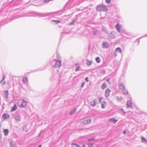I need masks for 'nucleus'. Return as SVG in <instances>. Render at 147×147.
<instances>
[{"instance_id": "nucleus-46", "label": "nucleus", "mask_w": 147, "mask_h": 147, "mask_svg": "<svg viewBox=\"0 0 147 147\" xmlns=\"http://www.w3.org/2000/svg\"><path fill=\"white\" fill-rule=\"evenodd\" d=\"M115 56H116L117 55V54H116V53H115Z\"/></svg>"}, {"instance_id": "nucleus-50", "label": "nucleus", "mask_w": 147, "mask_h": 147, "mask_svg": "<svg viewBox=\"0 0 147 147\" xmlns=\"http://www.w3.org/2000/svg\"><path fill=\"white\" fill-rule=\"evenodd\" d=\"M147 36V34L146 35V36H144V37L146 36Z\"/></svg>"}, {"instance_id": "nucleus-5", "label": "nucleus", "mask_w": 147, "mask_h": 147, "mask_svg": "<svg viewBox=\"0 0 147 147\" xmlns=\"http://www.w3.org/2000/svg\"><path fill=\"white\" fill-rule=\"evenodd\" d=\"M61 65V61H57L54 65V67H59Z\"/></svg>"}, {"instance_id": "nucleus-14", "label": "nucleus", "mask_w": 147, "mask_h": 147, "mask_svg": "<svg viewBox=\"0 0 147 147\" xmlns=\"http://www.w3.org/2000/svg\"><path fill=\"white\" fill-rule=\"evenodd\" d=\"M101 107L102 109H104L106 106V102L104 100L102 101L101 102Z\"/></svg>"}, {"instance_id": "nucleus-11", "label": "nucleus", "mask_w": 147, "mask_h": 147, "mask_svg": "<svg viewBox=\"0 0 147 147\" xmlns=\"http://www.w3.org/2000/svg\"><path fill=\"white\" fill-rule=\"evenodd\" d=\"M132 102L131 100H128L127 101V106L128 107H131L132 108Z\"/></svg>"}, {"instance_id": "nucleus-4", "label": "nucleus", "mask_w": 147, "mask_h": 147, "mask_svg": "<svg viewBox=\"0 0 147 147\" xmlns=\"http://www.w3.org/2000/svg\"><path fill=\"white\" fill-rule=\"evenodd\" d=\"M116 34L115 32L112 31L110 33L107 34V35L109 38L113 39L115 38Z\"/></svg>"}, {"instance_id": "nucleus-45", "label": "nucleus", "mask_w": 147, "mask_h": 147, "mask_svg": "<svg viewBox=\"0 0 147 147\" xmlns=\"http://www.w3.org/2000/svg\"><path fill=\"white\" fill-rule=\"evenodd\" d=\"M6 84V82H4L3 83V84Z\"/></svg>"}, {"instance_id": "nucleus-51", "label": "nucleus", "mask_w": 147, "mask_h": 147, "mask_svg": "<svg viewBox=\"0 0 147 147\" xmlns=\"http://www.w3.org/2000/svg\"><path fill=\"white\" fill-rule=\"evenodd\" d=\"M71 147H74V146H71Z\"/></svg>"}, {"instance_id": "nucleus-27", "label": "nucleus", "mask_w": 147, "mask_h": 147, "mask_svg": "<svg viewBox=\"0 0 147 147\" xmlns=\"http://www.w3.org/2000/svg\"><path fill=\"white\" fill-rule=\"evenodd\" d=\"M123 94L124 95L127 94L128 93V91L127 90H122Z\"/></svg>"}, {"instance_id": "nucleus-33", "label": "nucleus", "mask_w": 147, "mask_h": 147, "mask_svg": "<svg viewBox=\"0 0 147 147\" xmlns=\"http://www.w3.org/2000/svg\"><path fill=\"white\" fill-rule=\"evenodd\" d=\"M80 67L79 66H78L76 67L75 71H78L80 70Z\"/></svg>"}, {"instance_id": "nucleus-43", "label": "nucleus", "mask_w": 147, "mask_h": 147, "mask_svg": "<svg viewBox=\"0 0 147 147\" xmlns=\"http://www.w3.org/2000/svg\"><path fill=\"white\" fill-rule=\"evenodd\" d=\"M123 134H126V131L125 130H124L123 131Z\"/></svg>"}, {"instance_id": "nucleus-52", "label": "nucleus", "mask_w": 147, "mask_h": 147, "mask_svg": "<svg viewBox=\"0 0 147 147\" xmlns=\"http://www.w3.org/2000/svg\"><path fill=\"white\" fill-rule=\"evenodd\" d=\"M50 13L51 14V13Z\"/></svg>"}, {"instance_id": "nucleus-49", "label": "nucleus", "mask_w": 147, "mask_h": 147, "mask_svg": "<svg viewBox=\"0 0 147 147\" xmlns=\"http://www.w3.org/2000/svg\"><path fill=\"white\" fill-rule=\"evenodd\" d=\"M41 133H40L39 134V136H40V135H41Z\"/></svg>"}, {"instance_id": "nucleus-2", "label": "nucleus", "mask_w": 147, "mask_h": 147, "mask_svg": "<svg viewBox=\"0 0 147 147\" xmlns=\"http://www.w3.org/2000/svg\"><path fill=\"white\" fill-rule=\"evenodd\" d=\"M27 102L23 99L20 100L18 102V105L20 107H25L27 105Z\"/></svg>"}, {"instance_id": "nucleus-48", "label": "nucleus", "mask_w": 147, "mask_h": 147, "mask_svg": "<svg viewBox=\"0 0 147 147\" xmlns=\"http://www.w3.org/2000/svg\"><path fill=\"white\" fill-rule=\"evenodd\" d=\"M82 147H85V146L84 145H83L82 146Z\"/></svg>"}, {"instance_id": "nucleus-9", "label": "nucleus", "mask_w": 147, "mask_h": 147, "mask_svg": "<svg viewBox=\"0 0 147 147\" xmlns=\"http://www.w3.org/2000/svg\"><path fill=\"white\" fill-rule=\"evenodd\" d=\"M111 91V90L108 88H107L105 92V94L106 97H108L110 94V93Z\"/></svg>"}, {"instance_id": "nucleus-17", "label": "nucleus", "mask_w": 147, "mask_h": 147, "mask_svg": "<svg viewBox=\"0 0 147 147\" xmlns=\"http://www.w3.org/2000/svg\"><path fill=\"white\" fill-rule=\"evenodd\" d=\"M115 52H118L121 53H122V50L120 47H118L116 49Z\"/></svg>"}, {"instance_id": "nucleus-12", "label": "nucleus", "mask_w": 147, "mask_h": 147, "mask_svg": "<svg viewBox=\"0 0 147 147\" xmlns=\"http://www.w3.org/2000/svg\"><path fill=\"white\" fill-rule=\"evenodd\" d=\"M109 121L113 122L115 124L118 121V120L115 119V118H110L109 119Z\"/></svg>"}, {"instance_id": "nucleus-10", "label": "nucleus", "mask_w": 147, "mask_h": 147, "mask_svg": "<svg viewBox=\"0 0 147 147\" xmlns=\"http://www.w3.org/2000/svg\"><path fill=\"white\" fill-rule=\"evenodd\" d=\"M15 120L17 121H19L21 119V117L19 115H17L14 117Z\"/></svg>"}, {"instance_id": "nucleus-32", "label": "nucleus", "mask_w": 147, "mask_h": 147, "mask_svg": "<svg viewBox=\"0 0 147 147\" xmlns=\"http://www.w3.org/2000/svg\"><path fill=\"white\" fill-rule=\"evenodd\" d=\"M88 147H93V144L91 143H88Z\"/></svg>"}, {"instance_id": "nucleus-18", "label": "nucleus", "mask_w": 147, "mask_h": 147, "mask_svg": "<svg viewBox=\"0 0 147 147\" xmlns=\"http://www.w3.org/2000/svg\"><path fill=\"white\" fill-rule=\"evenodd\" d=\"M91 121V119H87L85 120L84 122L85 124L90 123Z\"/></svg>"}, {"instance_id": "nucleus-29", "label": "nucleus", "mask_w": 147, "mask_h": 147, "mask_svg": "<svg viewBox=\"0 0 147 147\" xmlns=\"http://www.w3.org/2000/svg\"><path fill=\"white\" fill-rule=\"evenodd\" d=\"M56 60L55 59L53 60L51 62V64L54 66V65L56 63Z\"/></svg>"}, {"instance_id": "nucleus-39", "label": "nucleus", "mask_w": 147, "mask_h": 147, "mask_svg": "<svg viewBox=\"0 0 147 147\" xmlns=\"http://www.w3.org/2000/svg\"><path fill=\"white\" fill-rule=\"evenodd\" d=\"M119 110L120 111L123 112L124 114H125V112L124 111V110L123 109H120Z\"/></svg>"}, {"instance_id": "nucleus-16", "label": "nucleus", "mask_w": 147, "mask_h": 147, "mask_svg": "<svg viewBox=\"0 0 147 147\" xmlns=\"http://www.w3.org/2000/svg\"><path fill=\"white\" fill-rule=\"evenodd\" d=\"M2 117L3 119H5L8 118H9V116L8 114H4Z\"/></svg>"}, {"instance_id": "nucleus-26", "label": "nucleus", "mask_w": 147, "mask_h": 147, "mask_svg": "<svg viewBox=\"0 0 147 147\" xmlns=\"http://www.w3.org/2000/svg\"><path fill=\"white\" fill-rule=\"evenodd\" d=\"M96 61L98 63H99L100 62V60L99 57H97L96 58Z\"/></svg>"}, {"instance_id": "nucleus-34", "label": "nucleus", "mask_w": 147, "mask_h": 147, "mask_svg": "<svg viewBox=\"0 0 147 147\" xmlns=\"http://www.w3.org/2000/svg\"><path fill=\"white\" fill-rule=\"evenodd\" d=\"M72 145H75L76 147H81L80 146V145L77 144H76L75 143H72Z\"/></svg>"}, {"instance_id": "nucleus-22", "label": "nucleus", "mask_w": 147, "mask_h": 147, "mask_svg": "<svg viewBox=\"0 0 147 147\" xmlns=\"http://www.w3.org/2000/svg\"><path fill=\"white\" fill-rule=\"evenodd\" d=\"M17 109V106L15 104H14V107L11 109V111H16Z\"/></svg>"}, {"instance_id": "nucleus-15", "label": "nucleus", "mask_w": 147, "mask_h": 147, "mask_svg": "<svg viewBox=\"0 0 147 147\" xmlns=\"http://www.w3.org/2000/svg\"><path fill=\"white\" fill-rule=\"evenodd\" d=\"M51 22L53 24H57L60 22V21L58 20H52L51 21Z\"/></svg>"}, {"instance_id": "nucleus-24", "label": "nucleus", "mask_w": 147, "mask_h": 147, "mask_svg": "<svg viewBox=\"0 0 147 147\" xmlns=\"http://www.w3.org/2000/svg\"><path fill=\"white\" fill-rule=\"evenodd\" d=\"M86 60H87V63H86L87 65L88 66L90 65L92 63V62L91 61L89 60L88 59H87Z\"/></svg>"}, {"instance_id": "nucleus-41", "label": "nucleus", "mask_w": 147, "mask_h": 147, "mask_svg": "<svg viewBox=\"0 0 147 147\" xmlns=\"http://www.w3.org/2000/svg\"><path fill=\"white\" fill-rule=\"evenodd\" d=\"M85 80H86V81L87 82H88V77H86V78H85Z\"/></svg>"}, {"instance_id": "nucleus-3", "label": "nucleus", "mask_w": 147, "mask_h": 147, "mask_svg": "<svg viewBox=\"0 0 147 147\" xmlns=\"http://www.w3.org/2000/svg\"><path fill=\"white\" fill-rule=\"evenodd\" d=\"M121 25L119 23H117L116 25L115 28L117 29V31L119 32H121V30L122 32H123L125 34H127V32L123 28L121 27Z\"/></svg>"}, {"instance_id": "nucleus-1", "label": "nucleus", "mask_w": 147, "mask_h": 147, "mask_svg": "<svg viewBox=\"0 0 147 147\" xmlns=\"http://www.w3.org/2000/svg\"><path fill=\"white\" fill-rule=\"evenodd\" d=\"M96 9L98 11H107V9L106 6L101 5H98L97 6Z\"/></svg>"}, {"instance_id": "nucleus-31", "label": "nucleus", "mask_w": 147, "mask_h": 147, "mask_svg": "<svg viewBox=\"0 0 147 147\" xmlns=\"http://www.w3.org/2000/svg\"><path fill=\"white\" fill-rule=\"evenodd\" d=\"M5 76L4 75L2 79L0 81V83H2L3 82V81L5 80Z\"/></svg>"}, {"instance_id": "nucleus-44", "label": "nucleus", "mask_w": 147, "mask_h": 147, "mask_svg": "<svg viewBox=\"0 0 147 147\" xmlns=\"http://www.w3.org/2000/svg\"><path fill=\"white\" fill-rule=\"evenodd\" d=\"M38 147H42V146L41 145H40Z\"/></svg>"}, {"instance_id": "nucleus-23", "label": "nucleus", "mask_w": 147, "mask_h": 147, "mask_svg": "<svg viewBox=\"0 0 147 147\" xmlns=\"http://www.w3.org/2000/svg\"><path fill=\"white\" fill-rule=\"evenodd\" d=\"M10 147H16V144H15L12 142H10Z\"/></svg>"}, {"instance_id": "nucleus-42", "label": "nucleus", "mask_w": 147, "mask_h": 147, "mask_svg": "<svg viewBox=\"0 0 147 147\" xmlns=\"http://www.w3.org/2000/svg\"><path fill=\"white\" fill-rule=\"evenodd\" d=\"M122 98L121 97H119V98H118L117 99V100H121L122 99Z\"/></svg>"}, {"instance_id": "nucleus-7", "label": "nucleus", "mask_w": 147, "mask_h": 147, "mask_svg": "<svg viewBox=\"0 0 147 147\" xmlns=\"http://www.w3.org/2000/svg\"><path fill=\"white\" fill-rule=\"evenodd\" d=\"M97 103L98 101L96 99H94L91 102V105L92 107H94Z\"/></svg>"}, {"instance_id": "nucleus-40", "label": "nucleus", "mask_w": 147, "mask_h": 147, "mask_svg": "<svg viewBox=\"0 0 147 147\" xmlns=\"http://www.w3.org/2000/svg\"><path fill=\"white\" fill-rule=\"evenodd\" d=\"M106 2L107 3H109L111 2V0H106Z\"/></svg>"}, {"instance_id": "nucleus-13", "label": "nucleus", "mask_w": 147, "mask_h": 147, "mask_svg": "<svg viewBox=\"0 0 147 147\" xmlns=\"http://www.w3.org/2000/svg\"><path fill=\"white\" fill-rule=\"evenodd\" d=\"M9 92L7 90H5L4 92V96L7 99L8 98Z\"/></svg>"}, {"instance_id": "nucleus-8", "label": "nucleus", "mask_w": 147, "mask_h": 147, "mask_svg": "<svg viewBox=\"0 0 147 147\" xmlns=\"http://www.w3.org/2000/svg\"><path fill=\"white\" fill-rule=\"evenodd\" d=\"M119 88L120 90H123L125 89V87L124 84L121 83L119 85Z\"/></svg>"}, {"instance_id": "nucleus-47", "label": "nucleus", "mask_w": 147, "mask_h": 147, "mask_svg": "<svg viewBox=\"0 0 147 147\" xmlns=\"http://www.w3.org/2000/svg\"><path fill=\"white\" fill-rule=\"evenodd\" d=\"M94 35H96V32H94Z\"/></svg>"}, {"instance_id": "nucleus-30", "label": "nucleus", "mask_w": 147, "mask_h": 147, "mask_svg": "<svg viewBox=\"0 0 147 147\" xmlns=\"http://www.w3.org/2000/svg\"><path fill=\"white\" fill-rule=\"evenodd\" d=\"M38 16L40 17H44L46 16V15L44 13H40L38 14Z\"/></svg>"}, {"instance_id": "nucleus-6", "label": "nucleus", "mask_w": 147, "mask_h": 147, "mask_svg": "<svg viewBox=\"0 0 147 147\" xmlns=\"http://www.w3.org/2000/svg\"><path fill=\"white\" fill-rule=\"evenodd\" d=\"M102 47L103 48H108L109 47V43L106 42H103L102 44Z\"/></svg>"}, {"instance_id": "nucleus-38", "label": "nucleus", "mask_w": 147, "mask_h": 147, "mask_svg": "<svg viewBox=\"0 0 147 147\" xmlns=\"http://www.w3.org/2000/svg\"><path fill=\"white\" fill-rule=\"evenodd\" d=\"M85 84V82H84L83 83H82V84L81 86V88L83 87V86H84V85Z\"/></svg>"}, {"instance_id": "nucleus-53", "label": "nucleus", "mask_w": 147, "mask_h": 147, "mask_svg": "<svg viewBox=\"0 0 147 147\" xmlns=\"http://www.w3.org/2000/svg\"><path fill=\"white\" fill-rule=\"evenodd\" d=\"M117 98H118V97H117Z\"/></svg>"}, {"instance_id": "nucleus-21", "label": "nucleus", "mask_w": 147, "mask_h": 147, "mask_svg": "<svg viewBox=\"0 0 147 147\" xmlns=\"http://www.w3.org/2000/svg\"><path fill=\"white\" fill-rule=\"evenodd\" d=\"M101 88L103 90L105 89L107 87V84L106 83H103L101 86Z\"/></svg>"}, {"instance_id": "nucleus-20", "label": "nucleus", "mask_w": 147, "mask_h": 147, "mask_svg": "<svg viewBox=\"0 0 147 147\" xmlns=\"http://www.w3.org/2000/svg\"><path fill=\"white\" fill-rule=\"evenodd\" d=\"M22 81L24 84H26L28 82L27 79L26 78H23L22 79Z\"/></svg>"}, {"instance_id": "nucleus-19", "label": "nucleus", "mask_w": 147, "mask_h": 147, "mask_svg": "<svg viewBox=\"0 0 147 147\" xmlns=\"http://www.w3.org/2000/svg\"><path fill=\"white\" fill-rule=\"evenodd\" d=\"M3 132L5 136L8 135L9 133V130L7 129H5L3 130Z\"/></svg>"}, {"instance_id": "nucleus-37", "label": "nucleus", "mask_w": 147, "mask_h": 147, "mask_svg": "<svg viewBox=\"0 0 147 147\" xmlns=\"http://www.w3.org/2000/svg\"><path fill=\"white\" fill-rule=\"evenodd\" d=\"M103 99V98L102 97H100L99 98V100L100 102L101 100Z\"/></svg>"}, {"instance_id": "nucleus-35", "label": "nucleus", "mask_w": 147, "mask_h": 147, "mask_svg": "<svg viewBox=\"0 0 147 147\" xmlns=\"http://www.w3.org/2000/svg\"><path fill=\"white\" fill-rule=\"evenodd\" d=\"M30 14H29V13H26V14H25L24 15V16H32V15H30Z\"/></svg>"}, {"instance_id": "nucleus-36", "label": "nucleus", "mask_w": 147, "mask_h": 147, "mask_svg": "<svg viewBox=\"0 0 147 147\" xmlns=\"http://www.w3.org/2000/svg\"><path fill=\"white\" fill-rule=\"evenodd\" d=\"M75 21V20H73L72 22L69 23V24L70 25H73Z\"/></svg>"}, {"instance_id": "nucleus-25", "label": "nucleus", "mask_w": 147, "mask_h": 147, "mask_svg": "<svg viewBox=\"0 0 147 147\" xmlns=\"http://www.w3.org/2000/svg\"><path fill=\"white\" fill-rule=\"evenodd\" d=\"M76 108H75L73 110L70 111V115H72L74 113H75L76 111Z\"/></svg>"}, {"instance_id": "nucleus-28", "label": "nucleus", "mask_w": 147, "mask_h": 147, "mask_svg": "<svg viewBox=\"0 0 147 147\" xmlns=\"http://www.w3.org/2000/svg\"><path fill=\"white\" fill-rule=\"evenodd\" d=\"M141 140L143 142L146 143L147 142V140L144 137L142 138Z\"/></svg>"}]
</instances>
